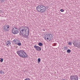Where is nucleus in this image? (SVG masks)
Instances as JSON below:
<instances>
[{
    "mask_svg": "<svg viewBox=\"0 0 80 80\" xmlns=\"http://www.w3.org/2000/svg\"><path fill=\"white\" fill-rule=\"evenodd\" d=\"M63 48L64 50H67V47L64 46Z\"/></svg>",
    "mask_w": 80,
    "mask_h": 80,
    "instance_id": "nucleus-15",
    "label": "nucleus"
},
{
    "mask_svg": "<svg viewBox=\"0 0 80 80\" xmlns=\"http://www.w3.org/2000/svg\"><path fill=\"white\" fill-rule=\"evenodd\" d=\"M41 61V60L40 59V58H38V63H40V62Z\"/></svg>",
    "mask_w": 80,
    "mask_h": 80,
    "instance_id": "nucleus-18",
    "label": "nucleus"
},
{
    "mask_svg": "<svg viewBox=\"0 0 80 80\" xmlns=\"http://www.w3.org/2000/svg\"><path fill=\"white\" fill-rule=\"evenodd\" d=\"M12 32L13 34H18V32H19V30L18 29V28L14 27L12 28Z\"/></svg>",
    "mask_w": 80,
    "mask_h": 80,
    "instance_id": "nucleus-6",
    "label": "nucleus"
},
{
    "mask_svg": "<svg viewBox=\"0 0 80 80\" xmlns=\"http://www.w3.org/2000/svg\"><path fill=\"white\" fill-rule=\"evenodd\" d=\"M38 45L40 47H42V46H43V44L42 42H39L38 43Z\"/></svg>",
    "mask_w": 80,
    "mask_h": 80,
    "instance_id": "nucleus-13",
    "label": "nucleus"
},
{
    "mask_svg": "<svg viewBox=\"0 0 80 80\" xmlns=\"http://www.w3.org/2000/svg\"><path fill=\"white\" fill-rule=\"evenodd\" d=\"M9 26L8 25H6L3 27L2 29L4 31L7 32V31H8L9 30Z\"/></svg>",
    "mask_w": 80,
    "mask_h": 80,
    "instance_id": "nucleus-8",
    "label": "nucleus"
},
{
    "mask_svg": "<svg viewBox=\"0 0 80 80\" xmlns=\"http://www.w3.org/2000/svg\"><path fill=\"white\" fill-rule=\"evenodd\" d=\"M25 80H30L29 78H26L25 79Z\"/></svg>",
    "mask_w": 80,
    "mask_h": 80,
    "instance_id": "nucleus-21",
    "label": "nucleus"
},
{
    "mask_svg": "<svg viewBox=\"0 0 80 80\" xmlns=\"http://www.w3.org/2000/svg\"><path fill=\"white\" fill-rule=\"evenodd\" d=\"M60 11L61 12H64V11L63 10V9H61L60 10Z\"/></svg>",
    "mask_w": 80,
    "mask_h": 80,
    "instance_id": "nucleus-20",
    "label": "nucleus"
},
{
    "mask_svg": "<svg viewBox=\"0 0 80 80\" xmlns=\"http://www.w3.org/2000/svg\"><path fill=\"white\" fill-rule=\"evenodd\" d=\"M3 58H0V62H3Z\"/></svg>",
    "mask_w": 80,
    "mask_h": 80,
    "instance_id": "nucleus-17",
    "label": "nucleus"
},
{
    "mask_svg": "<svg viewBox=\"0 0 80 80\" xmlns=\"http://www.w3.org/2000/svg\"><path fill=\"white\" fill-rule=\"evenodd\" d=\"M72 44L75 47L80 48V42H79L78 40H75L72 43Z\"/></svg>",
    "mask_w": 80,
    "mask_h": 80,
    "instance_id": "nucleus-5",
    "label": "nucleus"
},
{
    "mask_svg": "<svg viewBox=\"0 0 80 80\" xmlns=\"http://www.w3.org/2000/svg\"><path fill=\"white\" fill-rule=\"evenodd\" d=\"M19 35H22V37L28 38V33H30L28 28L26 27H22L20 28Z\"/></svg>",
    "mask_w": 80,
    "mask_h": 80,
    "instance_id": "nucleus-1",
    "label": "nucleus"
},
{
    "mask_svg": "<svg viewBox=\"0 0 80 80\" xmlns=\"http://www.w3.org/2000/svg\"><path fill=\"white\" fill-rule=\"evenodd\" d=\"M54 46H56V43H54Z\"/></svg>",
    "mask_w": 80,
    "mask_h": 80,
    "instance_id": "nucleus-22",
    "label": "nucleus"
},
{
    "mask_svg": "<svg viewBox=\"0 0 80 80\" xmlns=\"http://www.w3.org/2000/svg\"><path fill=\"white\" fill-rule=\"evenodd\" d=\"M16 53L19 57L22 58H27L28 57V55L26 52L22 50L17 51Z\"/></svg>",
    "mask_w": 80,
    "mask_h": 80,
    "instance_id": "nucleus-2",
    "label": "nucleus"
},
{
    "mask_svg": "<svg viewBox=\"0 0 80 80\" xmlns=\"http://www.w3.org/2000/svg\"><path fill=\"white\" fill-rule=\"evenodd\" d=\"M34 48L35 49V50H37L38 51H41V50H42V48L41 47L37 46V45H35L34 46Z\"/></svg>",
    "mask_w": 80,
    "mask_h": 80,
    "instance_id": "nucleus-9",
    "label": "nucleus"
},
{
    "mask_svg": "<svg viewBox=\"0 0 80 80\" xmlns=\"http://www.w3.org/2000/svg\"><path fill=\"white\" fill-rule=\"evenodd\" d=\"M17 45H18V46H20V45H22V43L20 42V41H19Z\"/></svg>",
    "mask_w": 80,
    "mask_h": 80,
    "instance_id": "nucleus-14",
    "label": "nucleus"
},
{
    "mask_svg": "<svg viewBox=\"0 0 80 80\" xmlns=\"http://www.w3.org/2000/svg\"><path fill=\"white\" fill-rule=\"evenodd\" d=\"M71 52V50L70 49H68L67 50V53H70Z\"/></svg>",
    "mask_w": 80,
    "mask_h": 80,
    "instance_id": "nucleus-16",
    "label": "nucleus"
},
{
    "mask_svg": "<svg viewBox=\"0 0 80 80\" xmlns=\"http://www.w3.org/2000/svg\"><path fill=\"white\" fill-rule=\"evenodd\" d=\"M36 9L39 12L44 13L46 10V7L44 5H40L38 6L36 8Z\"/></svg>",
    "mask_w": 80,
    "mask_h": 80,
    "instance_id": "nucleus-3",
    "label": "nucleus"
},
{
    "mask_svg": "<svg viewBox=\"0 0 80 80\" xmlns=\"http://www.w3.org/2000/svg\"><path fill=\"white\" fill-rule=\"evenodd\" d=\"M68 45H72V42H69Z\"/></svg>",
    "mask_w": 80,
    "mask_h": 80,
    "instance_id": "nucleus-19",
    "label": "nucleus"
},
{
    "mask_svg": "<svg viewBox=\"0 0 80 80\" xmlns=\"http://www.w3.org/2000/svg\"><path fill=\"white\" fill-rule=\"evenodd\" d=\"M44 38L47 42H48V40L50 42L53 39V36L50 34H47L45 35Z\"/></svg>",
    "mask_w": 80,
    "mask_h": 80,
    "instance_id": "nucleus-4",
    "label": "nucleus"
},
{
    "mask_svg": "<svg viewBox=\"0 0 80 80\" xmlns=\"http://www.w3.org/2000/svg\"><path fill=\"white\" fill-rule=\"evenodd\" d=\"M6 45H11V42L10 40H8L5 41Z\"/></svg>",
    "mask_w": 80,
    "mask_h": 80,
    "instance_id": "nucleus-11",
    "label": "nucleus"
},
{
    "mask_svg": "<svg viewBox=\"0 0 80 80\" xmlns=\"http://www.w3.org/2000/svg\"><path fill=\"white\" fill-rule=\"evenodd\" d=\"M20 40L18 39H14V40L12 42H13L15 44H17V43L19 42H20Z\"/></svg>",
    "mask_w": 80,
    "mask_h": 80,
    "instance_id": "nucleus-10",
    "label": "nucleus"
},
{
    "mask_svg": "<svg viewBox=\"0 0 80 80\" xmlns=\"http://www.w3.org/2000/svg\"><path fill=\"white\" fill-rule=\"evenodd\" d=\"M42 30H43V31H45V29H43Z\"/></svg>",
    "mask_w": 80,
    "mask_h": 80,
    "instance_id": "nucleus-24",
    "label": "nucleus"
},
{
    "mask_svg": "<svg viewBox=\"0 0 80 80\" xmlns=\"http://www.w3.org/2000/svg\"><path fill=\"white\" fill-rule=\"evenodd\" d=\"M70 77L71 80H78V76L77 75H72Z\"/></svg>",
    "mask_w": 80,
    "mask_h": 80,
    "instance_id": "nucleus-7",
    "label": "nucleus"
},
{
    "mask_svg": "<svg viewBox=\"0 0 80 80\" xmlns=\"http://www.w3.org/2000/svg\"><path fill=\"white\" fill-rule=\"evenodd\" d=\"M1 2H4V0H2Z\"/></svg>",
    "mask_w": 80,
    "mask_h": 80,
    "instance_id": "nucleus-23",
    "label": "nucleus"
},
{
    "mask_svg": "<svg viewBox=\"0 0 80 80\" xmlns=\"http://www.w3.org/2000/svg\"><path fill=\"white\" fill-rule=\"evenodd\" d=\"M0 73H1V74H5V72L3 71L2 70H0Z\"/></svg>",
    "mask_w": 80,
    "mask_h": 80,
    "instance_id": "nucleus-12",
    "label": "nucleus"
}]
</instances>
